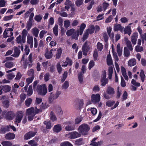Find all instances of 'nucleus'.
I'll list each match as a JSON object with an SVG mask.
<instances>
[{
    "mask_svg": "<svg viewBox=\"0 0 146 146\" xmlns=\"http://www.w3.org/2000/svg\"><path fill=\"white\" fill-rule=\"evenodd\" d=\"M106 61L108 65L110 66L108 69V78L110 79L112 77L113 69V67L111 66L113 64V60L110 53L107 56Z\"/></svg>",
    "mask_w": 146,
    "mask_h": 146,
    "instance_id": "1",
    "label": "nucleus"
},
{
    "mask_svg": "<svg viewBox=\"0 0 146 146\" xmlns=\"http://www.w3.org/2000/svg\"><path fill=\"white\" fill-rule=\"evenodd\" d=\"M90 129V126L86 124H82L78 128L79 132L83 135H87Z\"/></svg>",
    "mask_w": 146,
    "mask_h": 146,
    "instance_id": "2",
    "label": "nucleus"
},
{
    "mask_svg": "<svg viewBox=\"0 0 146 146\" xmlns=\"http://www.w3.org/2000/svg\"><path fill=\"white\" fill-rule=\"evenodd\" d=\"M36 91L39 94L42 96L45 95L47 91L46 87L45 84L38 85L37 87Z\"/></svg>",
    "mask_w": 146,
    "mask_h": 146,
    "instance_id": "3",
    "label": "nucleus"
},
{
    "mask_svg": "<svg viewBox=\"0 0 146 146\" xmlns=\"http://www.w3.org/2000/svg\"><path fill=\"white\" fill-rule=\"evenodd\" d=\"M41 111L40 110H38L36 107H35V109L33 107H31L27 109L26 111V114L27 115H35L36 113H38Z\"/></svg>",
    "mask_w": 146,
    "mask_h": 146,
    "instance_id": "4",
    "label": "nucleus"
},
{
    "mask_svg": "<svg viewBox=\"0 0 146 146\" xmlns=\"http://www.w3.org/2000/svg\"><path fill=\"white\" fill-rule=\"evenodd\" d=\"M23 116V112L22 111H19L17 113L15 117V123L17 126L19 125L18 123H20Z\"/></svg>",
    "mask_w": 146,
    "mask_h": 146,
    "instance_id": "5",
    "label": "nucleus"
},
{
    "mask_svg": "<svg viewBox=\"0 0 146 146\" xmlns=\"http://www.w3.org/2000/svg\"><path fill=\"white\" fill-rule=\"evenodd\" d=\"M66 137H68L70 139H74L81 136V134L76 131H72L66 134Z\"/></svg>",
    "mask_w": 146,
    "mask_h": 146,
    "instance_id": "6",
    "label": "nucleus"
},
{
    "mask_svg": "<svg viewBox=\"0 0 146 146\" xmlns=\"http://www.w3.org/2000/svg\"><path fill=\"white\" fill-rule=\"evenodd\" d=\"M13 29L12 28H8L5 29L3 33L4 38H7L11 37L13 35Z\"/></svg>",
    "mask_w": 146,
    "mask_h": 146,
    "instance_id": "7",
    "label": "nucleus"
},
{
    "mask_svg": "<svg viewBox=\"0 0 146 146\" xmlns=\"http://www.w3.org/2000/svg\"><path fill=\"white\" fill-rule=\"evenodd\" d=\"M56 51V49L53 48L51 50L49 51H48V49L46 48V52L45 54V56L47 59L51 58L54 54Z\"/></svg>",
    "mask_w": 146,
    "mask_h": 146,
    "instance_id": "8",
    "label": "nucleus"
},
{
    "mask_svg": "<svg viewBox=\"0 0 146 146\" xmlns=\"http://www.w3.org/2000/svg\"><path fill=\"white\" fill-rule=\"evenodd\" d=\"M66 125L65 127V130L68 131H70L73 130L74 129V126L73 125L72 122L67 121L64 123Z\"/></svg>",
    "mask_w": 146,
    "mask_h": 146,
    "instance_id": "9",
    "label": "nucleus"
},
{
    "mask_svg": "<svg viewBox=\"0 0 146 146\" xmlns=\"http://www.w3.org/2000/svg\"><path fill=\"white\" fill-rule=\"evenodd\" d=\"M91 101L95 103L99 102L100 100V95L99 94H93L91 96Z\"/></svg>",
    "mask_w": 146,
    "mask_h": 146,
    "instance_id": "10",
    "label": "nucleus"
},
{
    "mask_svg": "<svg viewBox=\"0 0 146 146\" xmlns=\"http://www.w3.org/2000/svg\"><path fill=\"white\" fill-rule=\"evenodd\" d=\"M14 113L13 111H9L6 114L5 118L9 120H11L13 119L14 116Z\"/></svg>",
    "mask_w": 146,
    "mask_h": 146,
    "instance_id": "11",
    "label": "nucleus"
},
{
    "mask_svg": "<svg viewBox=\"0 0 146 146\" xmlns=\"http://www.w3.org/2000/svg\"><path fill=\"white\" fill-rule=\"evenodd\" d=\"M36 133L35 132L29 131L24 136V138L25 140H28L35 136Z\"/></svg>",
    "mask_w": 146,
    "mask_h": 146,
    "instance_id": "12",
    "label": "nucleus"
},
{
    "mask_svg": "<svg viewBox=\"0 0 146 146\" xmlns=\"http://www.w3.org/2000/svg\"><path fill=\"white\" fill-rule=\"evenodd\" d=\"M124 27L121 24H116L114 25L113 30L115 31H120L122 33L123 31Z\"/></svg>",
    "mask_w": 146,
    "mask_h": 146,
    "instance_id": "13",
    "label": "nucleus"
},
{
    "mask_svg": "<svg viewBox=\"0 0 146 146\" xmlns=\"http://www.w3.org/2000/svg\"><path fill=\"white\" fill-rule=\"evenodd\" d=\"M132 24V23H129L128 25L125 27L124 29V33L125 34H127L129 36L130 35L132 32V31L130 25Z\"/></svg>",
    "mask_w": 146,
    "mask_h": 146,
    "instance_id": "14",
    "label": "nucleus"
},
{
    "mask_svg": "<svg viewBox=\"0 0 146 146\" xmlns=\"http://www.w3.org/2000/svg\"><path fill=\"white\" fill-rule=\"evenodd\" d=\"M82 49L83 54L86 55L87 52L90 49V47L88 45L87 42H86L85 43L83 46Z\"/></svg>",
    "mask_w": 146,
    "mask_h": 146,
    "instance_id": "15",
    "label": "nucleus"
},
{
    "mask_svg": "<svg viewBox=\"0 0 146 146\" xmlns=\"http://www.w3.org/2000/svg\"><path fill=\"white\" fill-rule=\"evenodd\" d=\"M73 3L70 0H66L64 3L65 9L67 11H68L70 7L73 5Z\"/></svg>",
    "mask_w": 146,
    "mask_h": 146,
    "instance_id": "16",
    "label": "nucleus"
},
{
    "mask_svg": "<svg viewBox=\"0 0 146 146\" xmlns=\"http://www.w3.org/2000/svg\"><path fill=\"white\" fill-rule=\"evenodd\" d=\"M27 43L30 45V47L32 48L33 46V37L28 34L27 36Z\"/></svg>",
    "mask_w": 146,
    "mask_h": 146,
    "instance_id": "17",
    "label": "nucleus"
},
{
    "mask_svg": "<svg viewBox=\"0 0 146 146\" xmlns=\"http://www.w3.org/2000/svg\"><path fill=\"white\" fill-rule=\"evenodd\" d=\"M121 72L122 75L124 77L125 79L127 81L129 79L128 76L127 75L126 70L125 68L123 66H121Z\"/></svg>",
    "mask_w": 146,
    "mask_h": 146,
    "instance_id": "18",
    "label": "nucleus"
},
{
    "mask_svg": "<svg viewBox=\"0 0 146 146\" xmlns=\"http://www.w3.org/2000/svg\"><path fill=\"white\" fill-rule=\"evenodd\" d=\"M106 92L108 94L111 96H113L115 93L114 88L111 87H108L106 90Z\"/></svg>",
    "mask_w": 146,
    "mask_h": 146,
    "instance_id": "19",
    "label": "nucleus"
},
{
    "mask_svg": "<svg viewBox=\"0 0 146 146\" xmlns=\"http://www.w3.org/2000/svg\"><path fill=\"white\" fill-rule=\"evenodd\" d=\"M137 63L136 59L134 58L129 60L127 62L128 65L130 67L133 66L136 64Z\"/></svg>",
    "mask_w": 146,
    "mask_h": 146,
    "instance_id": "20",
    "label": "nucleus"
},
{
    "mask_svg": "<svg viewBox=\"0 0 146 146\" xmlns=\"http://www.w3.org/2000/svg\"><path fill=\"white\" fill-rule=\"evenodd\" d=\"M14 54L12 56L15 57H18L20 54V51L19 49L16 47H14Z\"/></svg>",
    "mask_w": 146,
    "mask_h": 146,
    "instance_id": "21",
    "label": "nucleus"
},
{
    "mask_svg": "<svg viewBox=\"0 0 146 146\" xmlns=\"http://www.w3.org/2000/svg\"><path fill=\"white\" fill-rule=\"evenodd\" d=\"M53 129V131L54 132L58 133L62 130L61 126L59 124L56 125L54 126Z\"/></svg>",
    "mask_w": 146,
    "mask_h": 146,
    "instance_id": "22",
    "label": "nucleus"
},
{
    "mask_svg": "<svg viewBox=\"0 0 146 146\" xmlns=\"http://www.w3.org/2000/svg\"><path fill=\"white\" fill-rule=\"evenodd\" d=\"M31 33L33 35L36 37H37L39 32L38 29L36 27H35L33 29L31 30Z\"/></svg>",
    "mask_w": 146,
    "mask_h": 146,
    "instance_id": "23",
    "label": "nucleus"
},
{
    "mask_svg": "<svg viewBox=\"0 0 146 146\" xmlns=\"http://www.w3.org/2000/svg\"><path fill=\"white\" fill-rule=\"evenodd\" d=\"M15 137V134L14 133H9L6 135L5 138L7 139L10 140L13 139Z\"/></svg>",
    "mask_w": 146,
    "mask_h": 146,
    "instance_id": "24",
    "label": "nucleus"
},
{
    "mask_svg": "<svg viewBox=\"0 0 146 146\" xmlns=\"http://www.w3.org/2000/svg\"><path fill=\"white\" fill-rule=\"evenodd\" d=\"M23 38L22 37L21 35H19L16 38V41L18 43H24L25 42V40H23Z\"/></svg>",
    "mask_w": 146,
    "mask_h": 146,
    "instance_id": "25",
    "label": "nucleus"
},
{
    "mask_svg": "<svg viewBox=\"0 0 146 146\" xmlns=\"http://www.w3.org/2000/svg\"><path fill=\"white\" fill-rule=\"evenodd\" d=\"M94 27L93 25H91L86 31L89 34H91L94 33Z\"/></svg>",
    "mask_w": 146,
    "mask_h": 146,
    "instance_id": "26",
    "label": "nucleus"
},
{
    "mask_svg": "<svg viewBox=\"0 0 146 146\" xmlns=\"http://www.w3.org/2000/svg\"><path fill=\"white\" fill-rule=\"evenodd\" d=\"M79 35H80V34L79 31L78 30L76 31L75 32V31L74 33L73 34L72 36V38L75 40H77Z\"/></svg>",
    "mask_w": 146,
    "mask_h": 146,
    "instance_id": "27",
    "label": "nucleus"
},
{
    "mask_svg": "<svg viewBox=\"0 0 146 146\" xmlns=\"http://www.w3.org/2000/svg\"><path fill=\"white\" fill-rule=\"evenodd\" d=\"M86 27V25L84 23H82L81 25L80 30H78L79 32V34L80 35H81L82 34L83 32L84 29Z\"/></svg>",
    "mask_w": 146,
    "mask_h": 146,
    "instance_id": "28",
    "label": "nucleus"
},
{
    "mask_svg": "<svg viewBox=\"0 0 146 146\" xmlns=\"http://www.w3.org/2000/svg\"><path fill=\"white\" fill-rule=\"evenodd\" d=\"M62 49L61 48H60L57 50V53L56 54V58H59L62 52Z\"/></svg>",
    "mask_w": 146,
    "mask_h": 146,
    "instance_id": "29",
    "label": "nucleus"
},
{
    "mask_svg": "<svg viewBox=\"0 0 146 146\" xmlns=\"http://www.w3.org/2000/svg\"><path fill=\"white\" fill-rule=\"evenodd\" d=\"M50 94L49 96L48 100L50 102H53L54 100L56 99V98L55 97V96L54 94H52V92L50 93Z\"/></svg>",
    "mask_w": 146,
    "mask_h": 146,
    "instance_id": "30",
    "label": "nucleus"
},
{
    "mask_svg": "<svg viewBox=\"0 0 146 146\" xmlns=\"http://www.w3.org/2000/svg\"><path fill=\"white\" fill-rule=\"evenodd\" d=\"M117 50L118 55H121L122 54V49L121 48L120 44L119 43L118 44L117 46Z\"/></svg>",
    "mask_w": 146,
    "mask_h": 146,
    "instance_id": "31",
    "label": "nucleus"
},
{
    "mask_svg": "<svg viewBox=\"0 0 146 146\" xmlns=\"http://www.w3.org/2000/svg\"><path fill=\"white\" fill-rule=\"evenodd\" d=\"M2 88L3 91L5 92H7L11 90V87L8 85H5L4 86H2Z\"/></svg>",
    "mask_w": 146,
    "mask_h": 146,
    "instance_id": "32",
    "label": "nucleus"
},
{
    "mask_svg": "<svg viewBox=\"0 0 146 146\" xmlns=\"http://www.w3.org/2000/svg\"><path fill=\"white\" fill-rule=\"evenodd\" d=\"M32 102V100L31 98H29L26 99L25 102V105L27 107H29Z\"/></svg>",
    "mask_w": 146,
    "mask_h": 146,
    "instance_id": "33",
    "label": "nucleus"
},
{
    "mask_svg": "<svg viewBox=\"0 0 146 146\" xmlns=\"http://www.w3.org/2000/svg\"><path fill=\"white\" fill-rule=\"evenodd\" d=\"M75 30L73 29H72L68 30L66 31V34L68 36H70L72 35L75 32Z\"/></svg>",
    "mask_w": 146,
    "mask_h": 146,
    "instance_id": "34",
    "label": "nucleus"
},
{
    "mask_svg": "<svg viewBox=\"0 0 146 146\" xmlns=\"http://www.w3.org/2000/svg\"><path fill=\"white\" fill-rule=\"evenodd\" d=\"M130 55V52L126 47H125L124 49V56L127 57Z\"/></svg>",
    "mask_w": 146,
    "mask_h": 146,
    "instance_id": "35",
    "label": "nucleus"
},
{
    "mask_svg": "<svg viewBox=\"0 0 146 146\" xmlns=\"http://www.w3.org/2000/svg\"><path fill=\"white\" fill-rule=\"evenodd\" d=\"M34 10V8H32L30 9L27 11L24 14V17L27 18L28 17L29 14Z\"/></svg>",
    "mask_w": 146,
    "mask_h": 146,
    "instance_id": "36",
    "label": "nucleus"
},
{
    "mask_svg": "<svg viewBox=\"0 0 146 146\" xmlns=\"http://www.w3.org/2000/svg\"><path fill=\"white\" fill-rule=\"evenodd\" d=\"M53 31L54 34L56 36L58 34V27L57 25H56L53 28Z\"/></svg>",
    "mask_w": 146,
    "mask_h": 146,
    "instance_id": "37",
    "label": "nucleus"
},
{
    "mask_svg": "<svg viewBox=\"0 0 146 146\" xmlns=\"http://www.w3.org/2000/svg\"><path fill=\"white\" fill-rule=\"evenodd\" d=\"M135 49L136 52H142L143 50V47L141 46H140V45L136 46L135 47Z\"/></svg>",
    "mask_w": 146,
    "mask_h": 146,
    "instance_id": "38",
    "label": "nucleus"
},
{
    "mask_svg": "<svg viewBox=\"0 0 146 146\" xmlns=\"http://www.w3.org/2000/svg\"><path fill=\"white\" fill-rule=\"evenodd\" d=\"M140 76L142 81L143 82L144 81L145 79V76L144 74L143 71L142 70H141L140 74Z\"/></svg>",
    "mask_w": 146,
    "mask_h": 146,
    "instance_id": "39",
    "label": "nucleus"
},
{
    "mask_svg": "<svg viewBox=\"0 0 146 146\" xmlns=\"http://www.w3.org/2000/svg\"><path fill=\"white\" fill-rule=\"evenodd\" d=\"M1 144L3 146H12V143L9 141H3Z\"/></svg>",
    "mask_w": 146,
    "mask_h": 146,
    "instance_id": "40",
    "label": "nucleus"
},
{
    "mask_svg": "<svg viewBox=\"0 0 146 146\" xmlns=\"http://www.w3.org/2000/svg\"><path fill=\"white\" fill-rule=\"evenodd\" d=\"M42 18V16L40 15H36L35 16L34 19L38 22H39L41 21Z\"/></svg>",
    "mask_w": 146,
    "mask_h": 146,
    "instance_id": "41",
    "label": "nucleus"
},
{
    "mask_svg": "<svg viewBox=\"0 0 146 146\" xmlns=\"http://www.w3.org/2000/svg\"><path fill=\"white\" fill-rule=\"evenodd\" d=\"M70 24V22L69 20H67L64 22V26L65 28H67L68 27Z\"/></svg>",
    "mask_w": 146,
    "mask_h": 146,
    "instance_id": "42",
    "label": "nucleus"
},
{
    "mask_svg": "<svg viewBox=\"0 0 146 146\" xmlns=\"http://www.w3.org/2000/svg\"><path fill=\"white\" fill-rule=\"evenodd\" d=\"M84 143L82 138L76 140L75 142V144L77 145H80L83 144Z\"/></svg>",
    "mask_w": 146,
    "mask_h": 146,
    "instance_id": "43",
    "label": "nucleus"
},
{
    "mask_svg": "<svg viewBox=\"0 0 146 146\" xmlns=\"http://www.w3.org/2000/svg\"><path fill=\"white\" fill-rule=\"evenodd\" d=\"M140 37L142 40V44H144V41H146V33H145L141 35H140Z\"/></svg>",
    "mask_w": 146,
    "mask_h": 146,
    "instance_id": "44",
    "label": "nucleus"
},
{
    "mask_svg": "<svg viewBox=\"0 0 146 146\" xmlns=\"http://www.w3.org/2000/svg\"><path fill=\"white\" fill-rule=\"evenodd\" d=\"M14 66V64L12 62H7L5 64V66L7 68H11Z\"/></svg>",
    "mask_w": 146,
    "mask_h": 146,
    "instance_id": "45",
    "label": "nucleus"
},
{
    "mask_svg": "<svg viewBox=\"0 0 146 146\" xmlns=\"http://www.w3.org/2000/svg\"><path fill=\"white\" fill-rule=\"evenodd\" d=\"M115 103V102L113 101H108L106 102V105L108 107H111Z\"/></svg>",
    "mask_w": 146,
    "mask_h": 146,
    "instance_id": "46",
    "label": "nucleus"
},
{
    "mask_svg": "<svg viewBox=\"0 0 146 146\" xmlns=\"http://www.w3.org/2000/svg\"><path fill=\"white\" fill-rule=\"evenodd\" d=\"M121 85L123 87H124L126 86V82L122 76H121Z\"/></svg>",
    "mask_w": 146,
    "mask_h": 146,
    "instance_id": "47",
    "label": "nucleus"
},
{
    "mask_svg": "<svg viewBox=\"0 0 146 146\" xmlns=\"http://www.w3.org/2000/svg\"><path fill=\"white\" fill-rule=\"evenodd\" d=\"M50 119L52 121H54L57 120V118L56 117L52 112H51L50 113Z\"/></svg>",
    "mask_w": 146,
    "mask_h": 146,
    "instance_id": "48",
    "label": "nucleus"
},
{
    "mask_svg": "<svg viewBox=\"0 0 146 146\" xmlns=\"http://www.w3.org/2000/svg\"><path fill=\"white\" fill-rule=\"evenodd\" d=\"M34 77L33 76H31L30 77L27 78L26 79V82L27 84L29 85L30 83H32L34 79Z\"/></svg>",
    "mask_w": 146,
    "mask_h": 146,
    "instance_id": "49",
    "label": "nucleus"
},
{
    "mask_svg": "<svg viewBox=\"0 0 146 146\" xmlns=\"http://www.w3.org/2000/svg\"><path fill=\"white\" fill-rule=\"evenodd\" d=\"M60 146H73V145L68 141H65L62 143Z\"/></svg>",
    "mask_w": 146,
    "mask_h": 146,
    "instance_id": "50",
    "label": "nucleus"
},
{
    "mask_svg": "<svg viewBox=\"0 0 146 146\" xmlns=\"http://www.w3.org/2000/svg\"><path fill=\"white\" fill-rule=\"evenodd\" d=\"M22 76V75L20 72H18L16 75L15 80H19Z\"/></svg>",
    "mask_w": 146,
    "mask_h": 146,
    "instance_id": "51",
    "label": "nucleus"
},
{
    "mask_svg": "<svg viewBox=\"0 0 146 146\" xmlns=\"http://www.w3.org/2000/svg\"><path fill=\"white\" fill-rule=\"evenodd\" d=\"M28 143L31 146H36L37 145V143L33 140H31L29 141L28 142Z\"/></svg>",
    "mask_w": 146,
    "mask_h": 146,
    "instance_id": "52",
    "label": "nucleus"
},
{
    "mask_svg": "<svg viewBox=\"0 0 146 146\" xmlns=\"http://www.w3.org/2000/svg\"><path fill=\"white\" fill-rule=\"evenodd\" d=\"M104 14L103 13L98 15L96 17V21H98L103 19L104 18Z\"/></svg>",
    "mask_w": 146,
    "mask_h": 146,
    "instance_id": "53",
    "label": "nucleus"
},
{
    "mask_svg": "<svg viewBox=\"0 0 146 146\" xmlns=\"http://www.w3.org/2000/svg\"><path fill=\"white\" fill-rule=\"evenodd\" d=\"M131 83L132 84L135 86L139 87L140 86V83L137 82L135 80L133 79L132 80Z\"/></svg>",
    "mask_w": 146,
    "mask_h": 146,
    "instance_id": "54",
    "label": "nucleus"
},
{
    "mask_svg": "<svg viewBox=\"0 0 146 146\" xmlns=\"http://www.w3.org/2000/svg\"><path fill=\"white\" fill-rule=\"evenodd\" d=\"M138 34L136 32H135L133 33L131 36V39H137L138 38Z\"/></svg>",
    "mask_w": 146,
    "mask_h": 146,
    "instance_id": "55",
    "label": "nucleus"
},
{
    "mask_svg": "<svg viewBox=\"0 0 146 146\" xmlns=\"http://www.w3.org/2000/svg\"><path fill=\"white\" fill-rule=\"evenodd\" d=\"M69 86V83L68 81H66L62 86V88L63 89H66Z\"/></svg>",
    "mask_w": 146,
    "mask_h": 146,
    "instance_id": "56",
    "label": "nucleus"
},
{
    "mask_svg": "<svg viewBox=\"0 0 146 146\" xmlns=\"http://www.w3.org/2000/svg\"><path fill=\"white\" fill-rule=\"evenodd\" d=\"M82 118L81 116L76 118L75 119V123L78 124L80 123L82 120Z\"/></svg>",
    "mask_w": 146,
    "mask_h": 146,
    "instance_id": "57",
    "label": "nucleus"
},
{
    "mask_svg": "<svg viewBox=\"0 0 146 146\" xmlns=\"http://www.w3.org/2000/svg\"><path fill=\"white\" fill-rule=\"evenodd\" d=\"M97 46L98 50L100 51H101L103 48V45L102 43L100 42H98L97 45Z\"/></svg>",
    "mask_w": 146,
    "mask_h": 146,
    "instance_id": "58",
    "label": "nucleus"
},
{
    "mask_svg": "<svg viewBox=\"0 0 146 146\" xmlns=\"http://www.w3.org/2000/svg\"><path fill=\"white\" fill-rule=\"evenodd\" d=\"M113 19V17L111 15H110L106 19L105 22L106 23H110Z\"/></svg>",
    "mask_w": 146,
    "mask_h": 146,
    "instance_id": "59",
    "label": "nucleus"
},
{
    "mask_svg": "<svg viewBox=\"0 0 146 146\" xmlns=\"http://www.w3.org/2000/svg\"><path fill=\"white\" fill-rule=\"evenodd\" d=\"M33 91L32 86H30L29 87L27 91V95L29 96H31L33 94Z\"/></svg>",
    "mask_w": 146,
    "mask_h": 146,
    "instance_id": "60",
    "label": "nucleus"
},
{
    "mask_svg": "<svg viewBox=\"0 0 146 146\" xmlns=\"http://www.w3.org/2000/svg\"><path fill=\"white\" fill-rule=\"evenodd\" d=\"M9 131V129L6 126L5 127H2L1 128L0 130V132L1 133L4 134L6 131Z\"/></svg>",
    "mask_w": 146,
    "mask_h": 146,
    "instance_id": "61",
    "label": "nucleus"
},
{
    "mask_svg": "<svg viewBox=\"0 0 146 146\" xmlns=\"http://www.w3.org/2000/svg\"><path fill=\"white\" fill-rule=\"evenodd\" d=\"M108 82V80L107 79H101V82L102 83L101 85L103 86H105Z\"/></svg>",
    "mask_w": 146,
    "mask_h": 146,
    "instance_id": "62",
    "label": "nucleus"
},
{
    "mask_svg": "<svg viewBox=\"0 0 146 146\" xmlns=\"http://www.w3.org/2000/svg\"><path fill=\"white\" fill-rule=\"evenodd\" d=\"M44 124L46 125V129H50L51 128L52 126L50 122L48 121L47 122L46 121H45L44 122Z\"/></svg>",
    "mask_w": 146,
    "mask_h": 146,
    "instance_id": "63",
    "label": "nucleus"
},
{
    "mask_svg": "<svg viewBox=\"0 0 146 146\" xmlns=\"http://www.w3.org/2000/svg\"><path fill=\"white\" fill-rule=\"evenodd\" d=\"M34 70L33 69H30L27 72V74L29 76L34 77Z\"/></svg>",
    "mask_w": 146,
    "mask_h": 146,
    "instance_id": "64",
    "label": "nucleus"
}]
</instances>
